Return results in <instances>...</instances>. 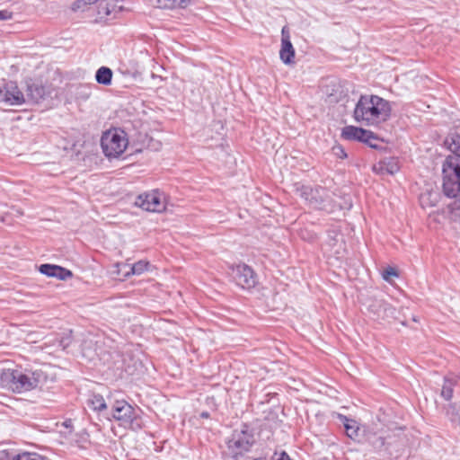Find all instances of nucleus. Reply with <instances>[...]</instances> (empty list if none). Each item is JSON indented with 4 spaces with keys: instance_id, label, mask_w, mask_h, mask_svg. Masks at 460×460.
<instances>
[{
    "instance_id": "nucleus-1",
    "label": "nucleus",
    "mask_w": 460,
    "mask_h": 460,
    "mask_svg": "<svg viewBox=\"0 0 460 460\" xmlns=\"http://www.w3.org/2000/svg\"><path fill=\"white\" fill-rule=\"evenodd\" d=\"M47 374L41 369L16 366L14 368L0 367V388L22 394L36 389L47 382Z\"/></svg>"
},
{
    "instance_id": "nucleus-2",
    "label": "nucleus",
    "mask_w": 460,
    "mask_h": 460,
    "mask_svg": "<svg viewBox=\"0 0 460 460\" xmlns=\"http://www.w3.org/2000/svg\"><path fill=\"white\" fill-rule=\"evenodd\" d=\"M445 146L456 155H448L443 163L442 190L448 198L460 195V128L451 131L444 141Z\"/></svg>"
},
{
    "instance_id": "nucleus-3",
    "label": "nucleus",
    "mask_w": 460,
    "mask_h": 460,
    "mask_svg": "<svg viewBox=\"0 0 460 460\" xmlns=\"http://www.w3.org/2000/svg\"><path fill=\"white\" fill-rule=\"evenodd\" d=\"M391 115V102L376 94L361 95L353 112L354 119L367 127L386 122Z\"/></svg>"
},
{
    "instance_id": "nucleus-4",
    "label": "nucleus",
    "mask_w": 460,
    "mask_h": 460,
    "mask_svg": "<svg viewBox=\"0 0 460 460\" xmlns=\"http://www.w3.org/2000/svg\"><path fill=\"white\" fill-rule=\"evenodd\" d=\"M141 412L139 408L132 406L127 401L116 400L111 404V413L107 419L118 421L125 429L138 431L144 427Z\"/></svg>"
},
{
    "instance_id": "nucleus-5",
    "label": "nucleus",
    "mask_w": 460,
    "mask_h": 460,
    "mask_svg": "<svg viewBox=\"0 0 460 460\" xmlns=\"http://www.w3.org/2000/svg\"><path fill=\"white\" fill-rule=\"evenodd\" d=\"M294 187L296 193L307 201L308 205L313 208L329 212L332 210V199L326 188L322 186L312 188L299 182L296 183Z\"/></svg>"
},
{
    "instance_id": "nucleus-6",
    "label": "nucleus",
    "mask_w": 460,
    "mask_h": 460,
    "mask_svg": "<svg viewBox=\"0 0 460 460\" xmlns=\"http://www.w3.org/2000/svg\"><path fill=\"white\" fill-rule=\"evenodd\" d=\"M255 433L256 429L250 423H242L240 429L233 431L227 441V447L235 460H239V457L250 451L255 444Z\"/></svg>"
},
{
    "instance_id": "nucleus-7",
    "label": "nucleus",
    "mask_w": 460,
    "mask_h": 460,
    "mask_svg": "<svg viewBox=\"0 0 460 460\" xmlns=\"http://www.w3.org/2000/svg\"><path fill=\"white\" fill-rule=\"evenodd\" d=\"M128 145L127 133L122 129L108 130L101 138V146L108 158H118L126 150Z\"/></svg>"
},
{
    "instance_id": "nucleus-8",
    "label": "nucleus",
    "mask_w": 460,
    "mask_h": 460,
    "mask_svg": "<svg viewBox=\"0 0 460 460\" xmlns=\"http://www.w3.org/2000/svg\"><path fill=\"white\" fill-rule=\"evenodd\" d=\"M228 275L243 289L253 288L258 282L257 274L252 268L243 262L229 265Z\"/></svg>"
},
{
    "instance_id": "nucleus-9",
    "label": "nucleus",
    "mask_w": 460,
    "mask_h": 460,
    "mask_svg": "<svg viewBox=\"0 0 460 460\" xmlns=\"http://www.w3.org/2000/svg\"><path fill=\"white\" fill-rule=\"evenodd\" d=\"M368 311L376 320H390L396 318V309L383 298H372L368 305Z\"/></svg>"
},
{
    "instance_id": "nucleus-10",
    "label": "nucleus",
    "mask_w": 460,
    "mask_h": 460,
    "mask_svg": "<svg viewBox=\"0 0 460 460\" xmlns=\"http://www.w3.org/2000/svg\"><path fill=\"white\" fill-rule=\"evenodd\" d=\"M135 205L148 212H162L165 209L161 194L157 190L138 195Z\"/></svg>"
},
{
    "instance_id": "nucleus-11",
    "label": "nucleus",
    "mask_w": 460,
    "mask_h": 460,
    "mask_svg": "<svg viewBox=\"0 0 460 460\" xmlns=\"http://www.w3.org/2000/svg\"><path fill=\"white\" fill-rule=\"evenodd\" d=\"M341 137L349 141H358L364 144H370V140H377L375 133L363 128L356 126H346L342 128Z\"/></svg>"
},
{
    "instance_id": "nucleus-12",
    "label": "nucleus",
    "mask_w": 460,
    "mask_h": 460,
    "mask_svg": "<svg viewBox=\"0 0 460 460\" xmlns=\"http://www.w3.org/2000/svg\"><path fill=\"white\" fill-rule=\"evenodd\" d=\"M322 92L325 94L326 102L330 104L338 103L347 97L343 86L337 80H332L323 84Z\"/></svg>"
},
{
    "instance_id": "nucleus-13",
    "label": "nucleus",
    "mask_w": 460,
    "mask_h": 460,
    "mask_svg": "<svg viewBox=\"0 0 460 460\" xmlns=\"http://www.w3.org/2000/svg\"><path fill=\"white\" fill-rule=\"evenodd\" d=\"M0 101L10 105H20L25 102V99L16 84L9 82L4 84L3 89H0Z\"/></svg>"
},
{
    "instance_id": "nucleus-14",
    "label": "nucleus",
    "mask_w": 460,
    "mask_h": 460,
    "mask_svg": "<svg viewBox=\"0 0 460 460\" xmlns=\"http://www.w3.org/2000/svg\"><path fill=\"white\" fill-rule=\"evenodd\" d=\"M399 160L394 156L385 157L372 167V171L378 175H394L399 172Z\"/></svg>"
},
{
    "instance_id": "nucleus-15",
    "label": "nucleus",
    "mask_w": 460,
    "mask_h": 460,
    "mask_svg": "<svg viewBox=\"0 0 460 460\" xmlns=\"http://www.w3.org/2000/svg\"><path fill=\"white\" fill-rule=\"evenodd\" d=\"M404 447V438L398 434L387 432L385 455L388 457L397 458Z\"/></svg>"
},
{
    "instance_id": "nucleus-16",
    "label": "nucleus",
    "mask_w": 460,
    "mask_h": 460,
    "mask_svg": "<svg viewBox=\"0 0 460 460\" xmlns=\"http://www.w3.org/2000/svg\"><path fill=\"white\" fill-rule=\"evenodd\" d=\"M39 271L51 278H57L60 280H66L72 278L73 273L71 270L56 264L44 263L39 267Z\"/></svg>"
},
{
    "instance_id": "nucleus-17",
    "label": "nucleus",
    "mask_w": 460,
    "mask_h": 460,
    "mask_svg": "<svg viewBox=\"0 0 460 460\" xmlns=\"http://www.w3.org/2000/svg\"><path fill=\"white\" fill-rule=\"evenodd\" d=\"M295 49L290 41L289 35H285L281 38V48L279 50V58L285 65H291L295 63Z\"/></svg>"
},
{
    "instance_id": "nucleus-18",
    "label": "nucleus",
    "mask_w": 460,
    "mask_h": 460,
    "mask_svg": "<svg viewBox=\"0 0 460 460\" xmlns=\"http://www.w3.org/2000/svg\"><path fill=\"white\" fill-rule=\"evenodd\" d=\"M338 419L342 422L347 436L355 441H359L360 429L358 422L341 413L338 414Z\"/></svg>"
},
{
    "instance_id": "nucleus-19",
    "label": "nucleus",
    "mask_w": 460,
    "mask_h": 460,
    "mask_svg": "<svg viewBox=\"0 0 460 460\" xmlns=\"http://www.w3.org/2000/svg\"><path fill=\"white\" fill-rule=\"evenodd\" d=\"M46 95V89L42 84L32 83L28 84L26 96L27 99L32 103H39L44 99Z\"/></svg>"
},
{
    "instance_id": "nucleus-20",
    "label": "nucleus",
    "mask_w": 460,
    "mask_h": 460,
    "mask_svg": "<svg viewBox=\"0 0 460 460\" xmlns=\"http://www.w3.org/2000/svg\"><path fill=\"white\" fill-rule=\"evenodd\" d=\"M386 438L387 432L381 434L373 433L368 435L367 441L376 451L383 453V455H385Z\"/></svg>"
},
{
    "instance_id": "nucleus-21",
    "label": "nucleus",
    "mask_w": 460,
    "mask_h": 460,
    "mask_svg": "<svg viewBox=\"0 0 460 460\" xmlns=\"http://www.w3.org/2000/svg\"><path fill=\"white\" fill-rule=\"evenodd\" d=\"M87 405L95 411H102L107 410L108 404L106 403L102 395L99 394H93L87 399Z\"/></svg>"
},
{
    "instance_id": "nucleus-22",
    "label": "nucleus",
    "mask_w": 460,
    "mask_h": 460,
    "mask_svg": "<svg viewBox=\"0 0 460 460\" xmlns=\"http://www.w3.org/2000/svg\"><path fill=\"white\" fill-rule=\"evenodd\" d=\"M113 72L108 66H101L95 73V80L102 85H110L112 81Z\"/></svg>"
},
{
    "instance_id": "nucleus-23",
    "label": "nucleus",
    "mask_w": 460,
    "mask_h": 460,
    "mask_svg": "<svg viewBox=\"0 0 460 460\" xmlns=\"http://www.w3.org/2000/svg\"><path fill=\"white\" fill-rule=\"evenodd\" d=\"M456 385V380L453 378L445 377L442 385L440 395L446 400L449 401L453 397L454 387Z\"/></svg>"
},
{
    "instance_id": "nucleus-24",
    "label": "nucleus",
    "mask_w": 460,
    "mask_h": 460,
    "mask_svg": "<svg viewBox=\"0 0 460 460\" xmlns=\"http://www.w3.org/2000/svg\"><path fill=\"white\" fill-rule=\"evenodd\" d=\"M447 415L453 425L460 427V403L449 404L447 409Z\"/></svg>"
},
{
    "instance_id": "nucleus-25",
    "label": "nucleus",
    "mask_w": 460,
    "mask_h": 460,
    "mask_svg": "<svg viewBox=\"0 0 460 460\" xmlns=\"http://www.w3.org/2000/svg\"><path fill=\"white\" fill-rule=\"evenodd\" d=\"M160 7L173 9V8H186L191 3V0H157Z\"/></svg>"
},
{
    "instance_id": "nucleus-26",
    "label": "nucleus",
    "mask_w": 460,
    "mask_h": 460,
    "mask_svg": "<svg viewBox=\"0 0 460 460\" xmlns=\"http://www.w3.org/2000/svg\"><path fill=\"white\" fill-rule=\"evenodd\" d=\"M148 266V261H138L131 266L130 271L126 273L125 276L128 277L129 275H140L146 270H147Z\"/></svg>"
},
{
    "instance_id": "nucleus-27",
    "label": "nucleus",
    "mask_w": 460,
    "mask_h": 460,
    "mask_svg": "<svg viewBox=\"0 0 460 460\" xmlns=\"http://www.w3.org/2000/svg\"><path fill=\"white\" fill-rule=\"evenodd\" d=\"M99 13H104L109 16L112 13H116L117 12H121L123 10L122 6H117L115 4L106 3L105 5H102V3L100 4L99 6Z\"/></svg>"
},
{
    "instance_id": "nucleus-28",
    "label": "nucleus",
    "mask_w": 460,
    "mask_h": 460,
    "mask_svg": "<svg viewBox=\"0 0 460 460\" xmlns=\"http://www.w3.org/2000/svg\"><path fill=\"white\" fill-rule=\"evenodd\" d=\"M97 1L98 0H75V2H73L71 8L73 11H84L87 5L95 4Z\"/></svg>"
},
{
    "instance_id": "nucleus-29",
    "label": "nucleus",
    "mask_w": 460,
    "mask_h": 460,
    "mask_svg": "<svg viewBox=\"0 0 460 460\" xmlns=\"http://www.w3.org/2000/svg\"><path fill=\"white\" fill-rule=\"evenodd\" d=\"M391 277H398V272L397 270L393 268V267H387L384 271H383V279L386 281H389Z\"/></svg>"
},
{
    "instance_id": "nucleus-30",
    "label": "nucleus",
    "mask_w": 460,
    "mask_h": 460,
    "mask_svg": "<svg viewBox=\"0 0 460 460\" xmlns=\"http://www.w3.org/2000/svg\"><path fill=\"white\" fill-rule=\"evenodd\" d=\"M451 212L455 217H460V199L455 200L451 205Z\"/></svg>"
},
{
    "instance_id": "nucleus-31",
    "label": "nucleus",
    "mask_w": 460,
    "mask_h": 460,
    "mask_svg": "<svg viewBox=\"0 0 460 460\" xmlns=\"http://www.w3.org/2000/svg\"><path fill=\"white\" fill-rule=\"evenodd\" d=\"M333 153L340 158L344 159L347 157V154L344 148L341 145H337L332 148Z\"/></svg>"
},
{
    "instance_id": "nucleus-32",
    "label": "nucleus",
    "mask_w": 460,
    "mask_h": 460,
    "mask_svg": "<svg viewBox=\"0 0 460 460\" xmlns=\"http://www.w3.org/2000/svg\"><path fill=\"white\" fill-rule=\"evenodd\" d=\"M12 17V13L7 10H0V21H6Z\"/></svg>"
},
{
    "instance_id": "nucleus-33",
    "label": "nucleus",
    "mask_w": 460,
    "mask_h": 460,
    "mask_svg": "<svg viewBox=\"0 0 460 460\" xmlns=\"http://www.w3.org/2000/svg\"><path fill=\"white\" fill-rule=\"evenodd\" d=\"M71 344V338L69 336L62 338L59 341V345L65 349Z\"/></svg>"
},
{
    "instance_id": "nucleus-34",
    "label": "nucleus",
    "mask_w": 460,
    "mask_h": 460,
    "mask_svg": "<svg viewBox=\"0 0 460 460\" xmlns=\"http://www.w3.org/2000/svg\"><path fill=\"white\" fill-rule=\"evenodd\" d=\"M12 458L9 457L8 454L2 452L0 453V460H11Z\"/></svg>"
},
{
    "instance_id": "nucleus-35",
    "label": "nucleus",
    "mask_w": 460,
    "mask_h": 460,
    "mask_svg": "<svg viewBox=\"0 0 460 460\" xmlns=\"http://www.w3.org/2000/svg\"><path fill=\"white\" fill-rule=\"evenodd\" d=\"M200 418L202 419H208L209 418L210 414L208 411H202L200 414H199Z\"/></svg>"
},
{
    "instance_id": "nucleus-36",
    "label": "nucleus",
    "mask_w": 460,
    "mask_h": 460,
    "mask_svg": "<svg viewBox=\"0 0 460 460\" xmlns=\"http://www.w3.org/2000/svg\"><path fill=\"white\" fill-rule=\"evenodd\" d=\"M369 147L373 149H377L378 146L373 143V140H370V144H367Z\"/></svg>"
},
{
    "instance_id": "nucleus-37",
    "label": "nucleus",
    "mask_w": 460,
    "mask_h": 460,
    "mask_svg": "<svg viewBox=\"0 0 460 460\" xmlns=\"http://www.w3.org/2000/svg\"><path fill=\"white\" fill-rule=\"evenodd\" d=\"M283 33H284L285 35H288V33H287V31H286V28H285V27L282 29V34H283Z\"/></svg>"
}]
</instances>
